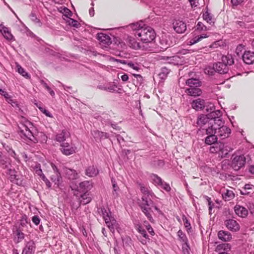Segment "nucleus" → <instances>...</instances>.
Here are the masks:
<instances>
[{"mask_svg": "<svg viewBox=\"0 0 254 254\" xmlns=\"http://www.w3.org/2000/svg\"><path fill=\"white\" fill-rule=\"evenodd\" d=\"M18 127L20 135L22 137L27 138L34 143L38 142L45 143L47 140V137L43 132H39L36 134L34 132V127L28 121H25L24 123H20Z\"/></svg>", "mask_w": 254, "mask_h": 254, "instance_id": "1", "label": "nucleus"}, {"mask_svg": "<svg viewBox=\"0 0 254 254\" xmlns=\"http://www.w3.org/2000/svg\"><path fill=\"white\" fill-rule=\"evenodd\" d=\"M139 188L143 194L140 206L142 212L149 220L151 221V219H152V217L150 213L151 210V207H154V209L159 213H160L161 211L157 206L154 205L153 202L151 200V198L154 195L153 193L142 184H139Z\"/></svg>", "mask_w": 254, "mask_h": 254, "instance_id": "2", "label": "nucleus"}, {"mask_svg": "<svg viewBox=\"0 0 254 254\" xmlns=\"http://www.w3.org/2000/svg\"><path fill=\"white\" fill-rule=\"evenodd\" d=\"M137 36L140 38L143 43H150L155 37L154 30L151 27L144 25L137 32Z\"/></svg>", "mask_w": 254, "mask_h": 254, "instance_id": "3", "label": "nucleus"}, {"mask_svg": "<svg viewBox=\"0 0 254 254\" xmlns=\"http://www.w3.org/2000/svg\"><path fill=\"white\" fill-rule=\"evenodd\" d=\"M233 149L227 144L223 143H216L210 148L211 153H216L221 158H225L229 153L232 151Z\"/></svg>", "mask_w": 254, "mask_h": 254, "instance_id": "4", "label": "nucleus"}, {"mask_svg": "<svg viewBox=\"0 0 254 254\" xmlns=\"http://www.w3.org/2000/svg\"><path fill=\"white\" fill-rule=\"evenodd\" d=\"M101 212L105 223L110 231L113 233L115 232V230L119 231V224L115 219L111 216V212L105 208H101Z\"/></svg>", "mask_w": 254, "mask_h": 254, "instance_id": "5", "label": "nucleus"}, {"mask_svg": "<svg viewBox=\"0 0 254 254\" xmlns=\"http://www.w3.org/2000/svg\"><path fill=\"white\" fill-rule=\"evenodd\" d=\"M246 164V158L243 155L234 154L231 157V167L235 171H238L244 167Z\"/></svg>", "mask_w": 254, "mask_h": 254, "instance_id": "6", "label": "nucleus"}, {"mask_svg": "<svg viewBox=\"0 0 254 254\" xmlns=\"http://www.w3.org/2000/svg\"><path fill=\"white\" fill-rule=\"evenodd\" d=\"M228 69V67L225 64L222 62H218L213 64L212 68H205V73L208 74H212L213 70H214L220 74H224L227 73Z\"/></svg>", "mask_w": 254, "mask_h": 254, "instance_id": "7", "label": "nucleus"}, {"mask_svg": "<svg viewBox=\"0 0 254 254\" xmlns=\"http://www.w3.org/2000/svg\"><path fill=\"white\" fill-rule=\"evenodd\" d=\"M61 151L65 155L68 156L75 153L77 147L72 143L63 142L61 144Z\"/></svg>", "mask_w": 254, "mask_h": 254, "instance_id": "8", "label": "nucleus"}, {"mask_svg": "<svg viewBox=\"0 0 254 254\" xmlns=\"http://www.w3.org/2000/svg\"><path fill=\"white\" fill-rule=\"evenodd\" d=\"M215 133L218 138L224 139L229 136L231 133V129L227 126H222L218 127L217 130H215Z\"/></svg>", "mask_w": 254, "mask_h": 254, "instance_id": "9", "label": "nucleus"}, {"mask_svg": "<svg viewBox=\"0 0 254 254\" xmlns=\"http://www.w3.org/2000/svg\"><path fill=\"white\" fill-rule=\"evenodd\" d=\"M126 42L130 48L134 50L142 49L143 50L146 49L145 45L137 42L134 38L130 36H127L126 39Z\"/></svg>", "mask_w": 254, "mask_h": 254, "instance_id": "10", "label": "nucleus"}, {"mask_svg": "<svg viewBox=\"0 0 254 254\" xmlns=\"http://www.w3.org/2000/svg\"><path fill=\"white\" fill-rule=\"evenodd\" d=\"M211 114V117H213V119L210 120V121L213 124L214 127H217V128H218V127L224 126L223 121L219 117L221 114L220 111L218 110L216 112H212Z\"/></svg>", "mask_w": 254, "mask_h": 254, "instance_id": "11", "label": "nucleus"}, {"mask_svg": "<svg viewBox=\"0 0 254 254\" xmlns=\"http://www.w3.org/2000/svg\"><path fill=\"white\" fill-rule=\"evenodd\" d=\"M51 166L54 171L53 174L51 175V180L56 184L59 185L62 181V177L61 174L59 172L57 166L54 164H51Z\"/></svg>", "mask_w": 254, "mask_h": 254, "instance_id": "12", "label": "nucleus"}, {"mask_svg": "<svg viewBox=\"0 0 254 254\" xmlns=\"http://www.w3.org/2000/svg\"><path fill=\"white\" fill-rule=\"evenodd\" d=\"M225 225L230 230L234 232H237L240 230V225L235 220L229 219L225 221Z\"/></svg>", "mask_w": 254, "mask_h": 254, "instance_id": "13", "label": "nucleus"}, {"mask_svg": "<svg viewBox=\"0 0 254 254\" xmlns=\"http://www.w3.org/2000/svg\"><path fill=\"white\" fill-rule=\"evenodd\" d=\"M93 187L92 183L88 181L81 182L78 187V191L85 193L88 192Z\"/></svg>", "mask_w": 254, "mask_h": 254, "instance_id": "14", "label": "nucleus"}, {"mask_svg": "<svg viewBox=\"0 0 254 254\" xmlns=\"http://www.w3.org/2000/svg\"><path fill=\"white\" fill-rule=\"evenodd\" d=\"M173 28L174 30L178 33H183L187 29L186 24L180 20H176L173 23Z\"/></svg>", "mask_w": 254, "mask_h": 254, "instance_id": "15", "label": "nucleus"}, {"mask_svg": "<svg viewBox=\"0 0 254 254\" xmlns=\"http://www.w3.org/2000/svg\"><path fill=\"white\" fill-rule=\"evenodd\" d=\"M242 58L243 61L246 64H253L254 63V52L246 51L244 53Z\"/></svg>", "mask_w": 254, "mask_h": 254, "instance_id": "16", "label": "nucleus"}, {"mask_svg": "<svg viewBox=\"0 0 254 254\" xmlns=\"http://www.w3.org/2000/svg\"><path fill=\"white\" fill-rule=\"evenodd\" d=\"M35 244L33 241L28 242L23 249L22 254H34L35 251Z\"/></svg>", "mask_w": 254, "mask_h": 254, "instance_id": "17", "label": "nucleus"}, {"mask_svg": "<svg viewBox=\"0 0 254 254\" xmlns=\"http://www.w3.org/2000/svg\"><path fill=\"white\" fill-rule=\"evenodd\" d=\"M0 32L7 40L9 41L14 40L13 36L8 30V28L5 27L2 24L0 25Z\"/></svg>", "mask_w": 254, "mask_h": 254, "instance_id": "18", "label": "nucleus"}, {"mask_svg": "<svg viewBox=\"0 0 254 254\" xmlns=\"http://www.w3.org/2000/svg\"><path fill=\"white\" fill-rule=\"evenodd\" d=\"M70 136V133L66 129H63L58 133L56 136V140L61 143L64 142V141Z\"/></svg>", "mask_w": 254, "mask_h": 254, "instance_id": "19", "label": "nucleus"}, {"mask_svg": "<svg viewBox=\"0 0 254 254\" xmlns=\"http://www.w3.org/2000/svg\"><path fill=\"white\" fill-rule=\"evenodd\" d=\"M63 173L70 180H76L79 177L78 173L74 170L67 167L63 168Z\"/></svg>", "mask_w": 254, "mask_h": 254, "instance_id": "20", "label": "nucleus"}, {"mask_svg": "<svg viewBox=\"0 0 254 254\" xmlns=\"http://www.w3.org/2000/svg\"><path fill=\"white\" fill-rule=\"evenodd\" d=\"M97 38L100 43L104 46H108L112 43L110 37L104 33L98 34Z\"/></svg>", "mask_w": 254, "mask_h": 254, "instance_id": "21", "label": "nucleus"}, {"mask_svg": "<svg viewBox=\"0 0 254 254\" xmlns=\"http://www.w3.org/2000/svg\"><path fill=\"white\" fill-rule=\"evenodd\" d=\"M91 194L88 192L82 194L79 198L78 207L81 204L85 205L89 203L92 200Z\"/></svg>", "mask_w": 254, "mask_h": 254, "instance_id": "22", "label": "nucleus"}, {"mask_svg": "<svg viewBox=\"0 0 254 254\" xmlns=\"http://www.w3.org/2000/svg\"><path fill=\"white\" fill-rule=\"evenodd\" d=\"M234 211L238 216L241 217H245L248 213V210L245 207L239 205H236L234 207Z\"/></svg>", "mask_w": 254, "mask_h": 254, "instance_id": "23", "label": "nucleus"}, {"mask_svg": "<svg viewBox=\"0 0 254 254\" xmlns=\"http://www.w3.org/2000/svg\"><path fill=\"white\" fill-rule=\"evenodd\" d=\"M218 237L220 240L224 242H228L232 239V235L230 233L223 230L218 232Z\"/></svg>", "mask_w": 254, "mask_h": 254, "instance_id": "24", "label": "nucleus"}, {"mask_svg": "<svg viewBox=\"0 0 254 254\" xmlns=\"http://www.w3.org/2000/svg\"><path fill=\"white\" fill-rule=\"evenodd\" d=\"M192 108L196 110H200L204 107V101L200 98L197 99L193 101L191 103Z\"/></svg>", "mask_w": 254, "mask_h": 254, "instance_id": "25", "label": "nucleus"}, {"mask_svg": "<svg viewBox=\"0 0 254 254\" xmlns=\"http://www.w3.org/2000/svg\"><path fill=\"white\" fill-rule=\"evenodd\" d=\"M99 173V171L94 166H89L85 170V174L89 177L96 176Z\"/></svg>", "mask_w": 254, "mask_h": 254, "instance_id": "26", "label": "nucleus"}, {"mask_svg": "<svg viewBox=\"0 0 254 254\" xmlns=\"http://www.w3.org/2000/svg\"><path fill=\"white\" fill-rule=\"evenodd\" d=\"M91 133L95 139H100L103 137L106 138L109 137V134L107 133L100 131L98 130L92 131Z\"/></svg>", "mask_w": 254, "mask_h": 254, "instance_id": "27", "label": "nucleus"}, {"mask_svg": "<svg viewBox=\"0 0 254 254\" xmlns=\"http://www.w3.org/2000/svg\"><path fill=\"white\" fill-rule=\"evenodd\" d=\"M187 91L189 95L194 97L200 96L202 93L198 87L189 88Z\"/></svg>", "mask_w": 254, "mask_h": 254, "instance_id": "28", "label": "nucleus"}, {"mask_svg": "<svg viewBox=\"0 0 254 254\" xmlns=\"http://www.w3.org/2000/svg\"><path fill=\"white\" fill-rule=\"evenodd\" d=\"M186 84L189 86V88L199 87L200 85L199 80L196 78H190L187 80Z\"/></svg>", "mask_w": 254, "mask_h": 254, "instance_id": "29", "label": "nucleus"}, {"mask_svg": "<svg viewBox=\"0 0 254 254\" xmlns=\"http://www.w3.org/2000/svg\"><path fill=\"white\" fill-rule=\"evenodd\" d=\"M218 139V137L216 134L209 135L205 138V142L208 145L215 144V143L217 141Z\"/></svg>", "mask_w": 254, "mask_h": 254, "instance_id": "30", "label": "nucleus"}, {"mask_svg": "<svg viewBox=\"0 0 254 254\" xmlns=\"http://www.w3.org/2000/svg\"><path fill=\"white\" fill-rule=\"evenodd\" d=\"M208 37V36L206 34H203L200 35H197L192 39H190L189 43L190 45H192L193 44H196V43L198 42L199 41H201L203 38H205Z\"/></svg>", "mask_w": 254, "mask_h": 254, "instance_id": "31", "label": "nucleus"}, {"mask_svg": "<svg viewBox=\"0 0 254 254\" xmlns=\"http://www.w3.org/2000/svg\"><path fill=\"white\" fill-rule=\"evenodd\" d=\"M222 63L226 66L232 65L234 64V59L231 55H227L222 57Z\"/></svg>", "mask_w": 254, "mask_h": 254, "instance_id": "32", "label": "nucleus"}, {"mask_svg": "<svg viewBox=\"0 0 254 254\" xmlns=\"http://www.w3.org/2000/svg\"><path fill=\"white\" fill-rule=\"evenodd\" d=\"M209 122L208 118L206 116L200 115L197 118L196 124L198 126H202Z\"/></svg>", "mask_w": 254, "mask_h": 254, "instance_id": "33", "label": "nucleus"}, {"mask_svg": "<svg viewBox=\"0 0 254 254\" xmlns=\"http://www.w3.org/2000/svg\"><path fill=\"white\" fill-rule=\"evenodd\" d=\"M111 182L112 183V186H113V190L112 192V194L114 198H117V197H118V195H119L118 192L119 191L120 189H119V187L117 186V183L114 179L112 178L111 179Z\"/></svg>", "mask_w": 254, "mask_h": 254, "instance_id": "34", "label": "nucleus"}, {"mask_svg": "<svg viewBox=\"0 0 254 254\" xmlns=\"http://www.w3.org/2000/svg\"><path fill=\"white\" fill-rule=\"evenodd\" d=\"M143 27H144V24L142 23H141V24H139L138 23H132L128 26V28L135 31L134 35L136 36H137V32L138 30L141 29V28H143Z\"/></svg>", "mask_w": 254, "mask_h": 254, "instance_id": "35", "label": "nucleus"}, {"mask_svg": "<svg viewBox=\"0 0 254 254\" xmlns=\"http://www.w3.org/2000/svg\"><path fill=\"white\" fill-rule=\"evenodd\" d=\"M223 198L226 201H229L234 197V193L233 191L230 190H227L226 192L222 194Z\"/></svg>", "mask_w": 254, "mask_h": 254, "instance_id": "36", "label": "nucleus"}, {"mask_svg": "<svg viewBox=\"0 0 254 254\" xmlns=\"http://www.w3.org/2000/svg\"><path fill=\"white\" fill-rule=\"evenodd\" d=\"M177 235L180 241H181L182 242H184L187 247H189L187 238L186 235L183 232V231L181 230H180L178 232Z\"/></svg>", "mask_w": 254, "mask_h": 254, "instance_id": "37", "label": "nucleus"}, {"mask_svg": "<svg viewBox=\"0 0 254 254\" xmlns=\"http://www.w3.org/2000/svg\"><path fill=\"white\" fill-rule=\"evenodd\" d=\"M209 124L211 126L206 129V134L208 135L211 134L215 135V130H217V127H214L213 124L212 122H210Z\"/></svg>", "mask_w": 254, "mask_h": 254, "instance_id": "38", "label": "nucleus"}, {"mask_svg": "<svg viewBox=\"0 0 254 254\" xmlns=\"http://www.w3.org/2000/svg\"><path fill=\"white\" fill-rule=\"evenodd\" d=\"M17 71L18 72L22 75L23 76L26 77V78H29L30 76L28 73L25 71L23 68H22L19 64H17L16 65Z\"/></svg>", "mask_w": 254, "mask_h": 254, "instance_id": "39", "label": "nucleus"}, {"mask_svg": "<svg viewBox=\"0 0 254 254\" xmlns=\"http://www.w3.org/2000/svg\"><path fill=\"white\" fill-rule=\"evenodd\" d=\"M169 73V70L167 68L162 67L161 72L159 73V76L161 79H164L167 76Z\"/></svg>", "mask_w": 254, "mask_h": 254, "instance_id": "40", "label": "nucleus"}, {"mask_svg": "<svg viewBox=\"0 0 254 254\" xmlns=\"http://www.w3.org/2000/svg\"><path fill=\"white\" fill-rule=\"evenodd\" d=\"M106 86L107 88H106V89H107V91L113 93L117 91L116 89L117 88V86L115 84L113 83H110L107 85Z\"/></svg>", "mask_w": 254, "mask_h": 254, "instance_id": "41", "label": "nucleus"}, {"mask_svg": "<svg viewBox=\"0 0 254 254\" xmlns=\"http://www.w3.org/2000/svg\"><path fill=\"white\" fill-rule=\"evenodd\" d=\"M151 177L154 183H155L156 185H157L159 186L163 182L161 178L157 176L156 175H153Z\"/></svg>", "mask_w": 254, "mask_h": 254, "instance_id": "42", "label": "nucleus"}, {"mask_svg": "<svg viewBox=\"0 0 254 254\" xmlns=\"http://www.w3.org/2000/svg\"><path fill=\"white\" fill-rule=\"evenodd\" d=\"M66 22L69 25L75 27H78L79 23L77 20L70 18V17L66 19Z\"/></svg>", "mask_w": 254, "mask_h": 254, "instance_id": "43", "label": "nucleus"}, {"mask_svg": "<svg viewBox=\"0 0 254 254\" xmlns=\"http://www.w3.org/2000/svg\"><path fill=\"white\" fill-rule=\"evenodd\" d=\"M179 59V57L177 56H173V57H167L166 60L169 64H178L176 63L177 59Z\"/></svg>", "mask_w": 254, "mask_h": 254, "instance_id": "44", "label": "nucleus"}, {"mask_svg": "<svg viewBox=\"0 0 254 254\" xmlns=\"http://www.w3.org/2000/svg\"><path fill=\"white\" fill-rule=\"evenodd\" d=\"M3 96L6 99L8 103L10 104L12 106L14 107V106L17 105V104L13 101V100L6 92H5V94H3Z\"/></svg>", "mask_w": 254, "mask_h": 254, "instance_id": "45", "label": "nucleus"}, {"mask_svg": "<svg viewBox=\"0 0 254 254\" xmlns=\"http://www.w3.org/2000/svg\"><path fill=\"white\" fill-rule=\"evenodd\" d=\"M3 96L6 99L8 103L10 104L12 106L14 107V106L17 105V104L13 101V100L6 92H5V94H3Z\"/></svg>", "mask_w": 254, "mask_h": 254, "instance_id": "46", "label": "nucleus"}, {"mask_svg": "<svg viewBox=\"0 0 254 254\" xmlns=\"http://www.w3.org/2000/svg\"><path fill=\"white\" fill-rule=\"evenodd\" d=\"M196 30L199 31H206L208 30L207 27L205 26L202 22H198L196 26Z\"/></svg>", "mask_w": 254, "mask_h": 254, "instance_id": "47", "label": "nucleus"}, {"mask_svg": "<svg viewBox=\"0 0 254 254\" xmlns=\"http://www.w3.org/2000/svg\"><path fill=\"white\" fill-rule=\"evenodd\" d=\"M137 229L138 231L145 238H148V235L146 233L145 230L142 228L140 225H137Z\"/></svg>", "mask_w": 254, "mask_h": 254, "instance_id": "48", "label": "nucleus"}, {"mask_svg": "<svg viewBox=\"0 0 254 254\" xmlns=\"http://www.w3.org/2000/svg\"><path fill=\"white\" fill-rule=\"evenodd\" d=\"M62 12L64 15L67 18H69L72 15V12L71 11L66 7L63 8Z\"/></svg>", "mask_w": 254, "mask_h": 254, "instance_id": "49", "label": "nucleus"}, {"mask_svg": "<svg viewBox=\"0 0 254 254\" xmlns=\"http://www.w3.org/2000/svg\"><path fill=\"white\" fill-rule=\"evenodd\" d=\"M204 20L206 21L208 23H211L212 17L208 12H205L202 15Z\"/></svg>", "mask_w": 254, "mask_h": 254, "instance_id": "50", "label": "nucleus"}, {"mask_svg": "<svg viewBox=\"0 0 254 254\" xmlns=\"http://www.w3.org/2000/svg\"><path fill=\"white\" fill-rule=\"evenodd\" d=\"M159 187L163 189L164 190H166V191H169L171 190V188L169 184H167L166 183L163 182L162 184H160Z\"/></svg>", "mask_w": 254, "mask_h": 254, "instance_id": "51", "label": "nucleus"}, {"mask_svg": "<svg viewBox=\"0 0 254 254\" xmlns=\"http://www.w3.org/2000/svg\"><path fill=\"white\" fill-rule=\"evenodd\" d=\"M182 219L184 222V225L186 228L188 230L191 228V226L190 223L189 222L188 219L185 216H183Z\"/></svg>", "mask_w": 254, "mask_h": 254, "instance_id": "52", "label": "nucleus"}, {"mask_svg": "<svg viewBox=\"0 0 254 254\" xmlns=\"http://www.w3.org/2000/svg\"><path fill=\"white\" fill-rule=\"evenodd\" d=\"M32 221L36 225H38L40 224V219L38 216L34 215L32 218Z\"/></svg>", "mask_w": 254, "mask_h": 254, "instance_id": "53", "label": "nucleus"}, {"mask_svg": "<svg viewBox=\"0 0 254 254\" xmlns=\"http://www.w3.org/2000/svg\"><path fill=\"white\" fill-rule=\"evenodd\" d=\"M228 245H229L228 244L217 245L216 248V251L218 252L221 251V250H225L226 246H228Z\"/></svg>", "mask_w": 254, "mask_h": 254, "instance_id": "54", "label": "nucleus"}, {"mask_svg": "<svg viewBox=\"0 0 254 254\" xmlns=\"http://www.w3.org/2000/svg\"><path fill=\"white\" fill-rule=\"evenodd\" d=\"M39 109L42 113H43L44 114H45L46 116L49 117H52V114L45 108L40 107H39Z\"/></svg>", "mask_w": 254, "mask_h": 254, "instance_id": "55", "label": "nucleus"}, {"mask_svg": "<svg viewBox=\"0 0 254 254\" xmlns=\"http://www.w3.org/2000/svg\"><path fill=\"white\" fill-rule=\"evenodd\" d=\"M30 17L32 21L36 23L39 22V20L37 18L34 13H31L30 15Z\"/></svg>", "mask_w": 254, "mask_h": 254, "instance_id": "56", "label": "nucleus"}, {"mask_svg": "<svg viewBox=\"0 0 254 254\" xmlns=\"http://www.w3.org/2000/svg\"><path fill=\"white\" fill-rule=\"evenodd\" d=\"M42 180L43 181H44V182L45 183L47 187H48L49 188H51V184L50 182L49 181V180L47 179V178L45 177V176H43Z\"/></svg>", "mask_w": 254, "mask_h": 254, "instance_id": "57", "label": "nucleus"}, {"mask_svg": "<svg viewBox=\"0 0 254 254\" xmlns=\"http://www.w3.org/2000/svg\"><path fill=\"white\" fill-rule=\"evenodd\" d=\"M244 0H231V3L233 5L237 6L243 2Z\"/></svg>", "mask_w": 254, "mask_h": 254, "instance_id": "58", "label": "nucleus"}, {"mask_svg": "<svg viewBox=\"0 0 254 254\" xmlns=\"http://www.w3.org/2000/svg\"><path fill=\"white\" fill-rule=\"evenodd\" d=\"M192 7H196L198 4V0H189Z\"/></svg>", "mask_w": 254, "mask_h": 254, "instance_id": "59", "label": "nucleus"}, {"mask_svg": "<svg viewBox=\"0 0 254 254\" xmlns=\"http://www.w3.org/2000/svg\"><path fill=\"white\" fill-rule=\"evenodd\" d=\"M35 173L39 176L40 177V178L42 179L43 176H45L44 174L43 173L42 169H38V170L36 171Z\"/></svg>", "mask_w": 254, "mask_h": 254, "instance_id": "60", "label": "nucleus"}, {"mask_svg": "<svg viewBox=\"0 0 254 254\" xmlns=\"http://www.w3.org/2000/svg\"><path fill=\"white\" fill-rule=\"evenodd\" d=\"M254 188V186L251 184H246L245 185L244 188V190H252Z\"/></svg>", "mask_w": 254, "mask_h": 254, "instance_id": "61", "label": "nucleus"}, {"mask_svg": "<svg viewBox=\"0 0 254 254\" xmlns=\"http://www.w3.org/2000/svg\"><path fill=\"white\" fill-rule=\"evenodd\" d=\"M10 171V174H11V175H10V179H11V181L12 182H14V179H16V180H17V179H16V177H17V176H16V175H15V174H13V173H14V171Z\"/></svg>", "mask_w": 254, "mask_h": 254, "instance_id": "62", "label": "nucleus"}, {"mask_svg": "<svg viewBox=\"0 0 254 254\" xmlns=\"http://www.w3.org/2000/svg\"><path fill=\"white\" fill-rule=\"evenodd\" d=\"M121 78L123 81H127L128 79V76L127 74L122 75Z\"/></svg>", "mask_w": 254, "mask_h": 254, "instance_id": "63", "label": "nucleus"}, {"mask_svg": "<svg viewBox=\"0 0 254 254\" xmlns=\"http://www.w3.org/2000/svg\"><path fill=\"white\" fill-rule=\"evenodd\" d=\"M27 217L26 215H24L22 216L21 219V224L22 225L23 224H24L25 223H27Z\"/></svg>", "mask_w": 254, "mask_h": 254, "instance_id": "64", "label": "nucleus"}]
</instances>
